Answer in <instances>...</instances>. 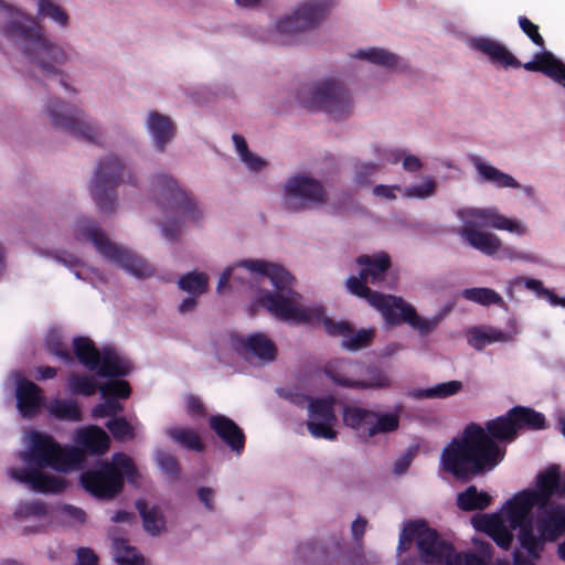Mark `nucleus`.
<instances>
[{
    "mask_svg": "<svg viewBox=\"0 0 565 565\" xmlns=\"http://www.w3.org/2000/svg\"><path fill=\"white\" fill-rule=\"evenodd\" d=\"M39 6V14L51 19L58 25L65 28L68 24V14L58 4L51 0H36Z\"/></svg>",
    "mask_w": 565,
    "mask_h": 565,
    "instance_id": "c03bdc74",
    "label": "nucleus"
},
{
    "mask_svg": "<svg viewBox=\"0 0 565 565\" xmlns=\"http://www.w3.org/2000/svg\"><path fill=\"white\" fill-rule=\"evenodd\" d=\"M436 183L434 180H427L420 185H412L403 189V196L413 199H426L435 193Z\"/></svg>",
    "mask_w": 565,
    "mask_h": 565,
    "instance_id": "8fccbe9b",
    "label": "nucleus"
},
{
    "mask_svg": "<svg viewBox=\"0 0 565 565\" xmlns=\"http://www.w3.org/2000/svg\"><path fill=\"white\" fill-rule=\"evenodd\" d=\"M507 257L510 259H521L530 263H537L539 258L530 253H521L512 249H505Z\"/></svg>",
    "mask_w": 565,
    "mask_h": 565,
    "instance_id": "69168bd1",
    "label": "nucleus"
},
{
    "mask_svg": "<svg viewBox=\"0 0 565 565\" xmlns=\"http://www.w3.org/2000/svg\"><path fill=\"white\" fill-rule=\"evenodd\" d=\"M211 428L235 452L241 454L245 445V436L242 429L228 417L223 415L212 416Z\"/></svg>",
    "mask_w": 565,
    "mask_h": 565,
    "instance_id": "393cba45",
    "label": "nucleus"
},
{
    "mask_svg": "<svg viewBox=\"0 0 565 565\" xmlns=\"http://www.w3.org/2000/svg\"><path fill=\"white\" fill-rule=\"evenodd\" d=\"M472 47L489 56L494 64L505 68L523 66L525 71L540 72L565 88V64L551 51L536 53L532 61L522 64L503 44L492 39H475Z\"/></svg>",
    "mask_w": 565,
    "mask_h": 565,
    "instance_id": "6e6552de",
    "label": "nucleus"
},
{
    "mask_svg": "<svg viewBox=\"0 0 565 565\" xmlns=\"http://www.w3.org/2000/svg\"><path fill=\"white\" fill-rule=\"evenodd\" d=\"M275 355H238L239 359L244 360L253 366H260L274 361Z\"/></svg>",
    "mask_w": 565,
    "mask_h": 565,
    "instance_id": "680f3d73",
    "label": "nucleus"
},
{
    "mask_svg": "<svg viewBox=\"0 0 565 565\" xmlns=\"http://www.w3.org/2000/svg\"><path fill=\"white\" fill-rule=\"evenodd\" d=\"M369 436L395 431L399 426L398 413H377L371 419Z\"/></svg>",
    "mask_w": 565,
    "mask_h": 565,
    "instance_id": "ea45409f",
    "label": "nucleus"
},
{
    "mask_svg": "<svg viewBox=\"0 0 565 565\" xmlns=\"http://www.w3.org/2000/svg\"><path fill=\"white\" fill-rule=\"evenodd\" d=\"M200 503L210 512L216 507V491L211 487H200L196 491Z\"/></svg>",
    "mask_w": 565,
    "mask_h": 565,
    "instance_id": "5fc2aeb1",
    "label": "nucleus"
},
{
    "mask_svg": "<svg viewBox=\"0 0 565 565\" xmlns=\"http://www.w3.org/2000/svg\"><path fill=\"white\" fill-rule=\"evenodd\" d=\"M61 520L67 525L83 524L86 520L85 512L73 505H64L60 510Z\"/></svg>",
    "mask_w": 565,
    "mask_h": 565,
    "instance_id": "3c124183",
    "label": "nucleus"
},
{
    "mask_svg": "<svg viewBox=\"0 0 565 565\" xmlns=\"http://www.w3.org/2000/svg\"><path fill=\"white\" fill-rule=\"evenodd\" d=\"M252 273L270 279L276 291H265L258 298V305L273 317L296 324L318 326L323 318L321 306L306 307L300 305L301 295L292 289L295 278L284 267L258 259H247L239 264Z\"/></svg>",
    "mask_w": 565,
    "mask_h": 565,
    "instance_id": "20e7f679",
    "label": "nucleus"
},
{
    "mask_svg": "<svg viewBox=\"0 0 565 565\" xmlns=\"http://www.w3.org/2000/svg\"><path fill=\"white\" fill-rule=\"evenodd\" d=\"M126 167L115 156L107 157L98 162L90 184L92 196L103 213H113L117 201L116 188L121 182L135 184V179L127 172Z\"/></svg>",
    "mask_w": 565,
    "mask_h": 565,
    "instance_id": "f8f14e48",
    "label": "nucleus"
},
{
    "mask_svg": "<svg viewBox=\"0 0 565 565\" xmlns=\"http://www.w3.org/2000/svg\"><path fill=\"white\" fill-rule=\"evenodd\" d=\"M137 508L141 514L145 530L152 534H159L166 529V520L159 508H148L145 502H138Z\"/></svg>",
    "mask_w": 565,
    "mask_h": 565,
    "instance_id": "c9c22d12",
    "label": "nucleus"
},
{
    "mask_svg": "<svg viewBox=\"0 0 565 565\" xmlns=\"http://www.w3.org/2000/svg\"><path fill=\"white\" fill-rule=\"evenodd\" d=\"M292 402L299 405L308 403L309 414L307 427L315 438L334 440L337 438V416L334 414L332 397L308 399L306 396L296 395Z\"/></svg>",
    "mask_w": 565,
    "mask_h": 565,
    "instance_id": "6ab92c4d",
    "label": "nucleus"
},
{
    "mask_svg": "<svg viewBox=\"0 0 565 565\" xmlns=\"http://www.w3.org/2000/svg\"><path fill=\"white\" fill-rule=\"evenodd\" d=\"M147 128L154 140L157 149L163 152L175 132V127L170 117L158 111H150Z\"/></svg>",
    "mask_w": 565,
    "mask_h": 565,
    "instance_id": "c85d7f7f",
    "label": "nucleus"
},
{
    "mask_svg": "<svg viewBox=\"0 0 565 565\" xmlns=\"http://www.w3.org/2000/svg\"><path fill=\"white\" fill-rule=\"evenodd\" d=\"M544 416L531 408L516 406L505 416L488 420L486 429L475 423L451 440L441 452L444 469L459 479H468L483 470H492L505 454L498 441H511L523 427L542 428Z\"/></svg>",
    "mask_w": 565,
    "mask_h": 565,
    "instance_id": "f03ea898",
    "label": "nucleus"
},
{
    "mask_svg": "<svg viewBox=\"0 0 565 565\" xmlns=\"http://www.w3.org/2000/svg\"><path fill=\"white\" fill-rule=\"evenodd\" d=\"M56 375V370L51 366H40L35 370L34 376L38 380L53 379Z\"/></svg>",
    "mask_w": 565,
    "mask_h": 565,
    "instance_id": "338daca9",
    "label": "nucleus"
},
{
    "mask_svg": "<svg viewBox=\"0 0 565 565\" xmlns=\"http://www.w3.org/2000/svg\"><path fill=\"white\" fill-rule=\"evenodd\" d=\"M462 297L469 301L481 306H504L503 298L493 289L486 287L467 288L462 291Z\"/></svg>",
    "mask_w": 565,
    "mask_h": 565,
    "instance_id": "e433bc0d",
    "label": "nucleus"
},
{
    "mask_svg": "<svg viewBox=\"0 0 565 565\" xmlns=\"http://www.w3.org/2000/svg\"><path fill=\"white\" fill-rule=\"evenodd\" d=\"M522 32L539 47H545V41L539 31V25L533 23L527 17L520 15L518 19Z\"/></svg>",
    "mask_w": 565,
    "mask_h": 565,
    "instance_id": "de8ad7c7",
    "label": "nucleus"
},
{
    "mask_svg": "<svg viewBox=\"0 0 565 565\" xmlns=\"http://www.w3.org/2000/svg\"><path fill=\"white\" fill-rule=\"evenodd\" d=\"M355 56L361 60L370 61L376 65L393 68L397 65L398 57L384 49L371 47L367 50H359Z\"/></svg>",
    "mask_w": 565,
    "mask_h": 565,
    "instance_id": "79ce46f5",
    "label": "nucleus"
},
{
    "mask_svg": "<svg viewBox=\"0 0 565 565\" xmlns=\"http://www.w3.org/2000/svg\"><path fill=\"white\" fill-rule=\"evenodd\" d=\"M374 417V412L363 409L355 406H348L343 411V422L347 426L364 433L369 436L371 419Z\"/></svg>",
    "mask_w": 565,
    "mask_h": 565,
    "instance_id": "72a5a7b5",
    "label": "nucleus"
},
{
    "mask_svg": "<svg viewBox=\"0 0 565 565\" xmlns=\"http://www.w3.org/2000/svg\"><path fill=\"white\" fill-rule=\"evenodd\" d=\"M470 216L481 222L484 226H490L497 230L508 231L522 235L525 233V227L515 220L509 218L494 209H473L470 211Z\"/></svg>",
    "mask_w": 565,
    "mask_h": 565,
    "instance_id": "cd10ccee",
    "label": "nucleus"
},
{
    "mask_svg": "<svg viewBox=\"0 0 565 565\" xmlns=\"http://www.w3.org/2000/svg\"><path fill=\"white\" fill-rule=\"evenodd\" d=\"M29 24L21 21H11L4 28V35L20 43L21 49L30 62L38 66L46 76H60V84L65 89H71L65 81L61 66L66 62L67 54L64 50L49 40L42 33L33 19H28Z\"/></svg>",
    "mask_w": 565,
    "mask_h": 565,
    "instance_id": "423d86ee",
    "label": "nucleus"
},
{
    "mask_svg": "<svg viewBox=\"0 0 565 565\" xmlns=\"http://www.w3.org/2000/svg\"><path fill=\"white\" fill-rule=\"evenodd\" d=\"M232 139L241 160L245 163L248 170L258 172L266 166V161L263 158L249 151L247 142L243 136L234 134Z\"/></svg>",
    "mask_w": 565,
    "mask_h": 565,
    "instance_id": "4c0bfd02",
    "label": "nucleus"
},
{
    "mask_svg": "<svg viewBox=\"0 0 565 565\" xmlns=\"http://www.w3.org/2000/svg\"><path fill=\"white\" fill-rule=\"evenodd\" d=\"M13 515L20 523L24 524V533H36L47 522V507L38 500L20 501L14 508Z\"/></svg>",
    "mask_w": 565,
    "mask_h": 565,
    "instance_id": "4be33fe9",
    "label": "nucleus"
},
{
    "mask_svg": "<svg viewBox=\"0 0 565 565\" xmlns=\"http://www.w3.org/2000/svg\"><path fill=\"white\" fill-rule=\"evenodd\" d=\"M169 437L177 444L194 451L203 450V443L196 431L184 428L173 427L168 429Z\"/></svg>",
    "mask_w": 565,
    "mask_h": 565,
    "instance_id": "58836bf2",
    "label": "nucleus"
},
{
    "mask_svg": "<svg viewBox=\"0 0 565 565\" xmlns=\"http://www.w3.org/2000/svg\"><path fill=\"white\" fill-rule=\"evenodd\" d=\"M300 103L310 110H323L332 118L350 114L352 99L347 88L334 81H324L312 87L309 96L299 93Z\"/></svg>",
    "mask_w": 565,
    "mask_h": 565,
    "instance_id": "4468645a",
    "label": "nucleus"
},
{
    "mask_svg": "<svg viewBox=\"0 0 565 565\" xmlns=\"http://www.w3.org/2000/svg\"><path fill=\"white\" fill-rule=\"evenodd\" d=\"M328 194L322 183L303 174L291 177L285 184L282 205L291 212L307 210L312 205H322Z\"/></svg>",
    "mask_w": 565,
    "mask_h": 565,
    "instance_id": "a211bd4d",
    "label": "nucleus"
},
{
    "mask_svg": "<svg viewBox=\"0 0 565 565\" xmlns=\"http://www.w3.org/2000/svg\"><path fill=\"white\" fill-rule=\"evenodd\" d=\"M113 555L118 565H147L143 556L124 539H114Z\"/></svg>",
    "mask_w": 565,
    "mask_h": 565,
    "instance_id": "2f4dec72",
    "label": "nucleus"
},
{
    "mask_svg": "<svg viewBox=\"0 0 565 565\" xmlns=\"http://www.w3.org/2000/svg\"><path fill=\"white\" fill-rule=\"evenodd\" d=\"M515 285H523L527 290L533 291L539 298L547 300L554 307L561 306L565 308V297H558L553 290L545 288L539 279L518 277Z\"/></svg>",
    "mask_w": 565,
    "mask_h": 565,
    "instance_id": "f704fd0d",
    "label": "nucleus"
},
{
    "mask_svg": "<svg viewBox=\"0 0 565 565\" xmlns=\"http://www.w3.org/2000/svg\"><path fill=\"white\" fill-rule=\"evenodd\" d=\"M320 324L323 326L329 335L342 337V347L350 351H359L371 347L375 338L374 329L355 330L349 321H335L327 317L326 311Z\"/></svg>",
    "mask_w": 565,
    "mask_h": 565,
    "instance_id": "aec40b11",
    "label": "nucleus"
},
{
    "mask_svg": "<svg viewBox=\"0 0 565 565\" xmlns=\"http://www.w3.org/2000/svg\"><path fill=\"white\" fill-rule=\"evenodd\" d=\"M466 337L468 343L476 350H482L495 342L505 343L512 340L510 332L491 326L472 327L467 331Z\"/></svg>",
    "mask_w": 565,
    "mask_h": 565,
    "instance_id": "bb28decb",
    "label": "nucleus"
},
{
    "mask_svg": "<svg viewBox=\"0 0 565 565\" xmlns=\"http://www.w3.org/2000/svg\"><path fill=\"white\" fill-rule=\"evenodd\" d=\"M335 382L344 386H356V387H386L390 385V381L385 375H379L377 379L365 382H352L347 379H333Z\"/></svg>",
    "mask_w": 565,
    "mask_h": 565,
    "instance_id": "6e6d98bb",
    "label": "nucleus"
},
{
    "mask_svg": "<svg viewBox=\"0 0 565 565\" xmlns=\"http://www.w3.org/2000/svg\"><path fill=\"white\" fill-rule=\"evenodd\" d=\"M491 502V497L483 491H478L475 486H470L457 497V504L463 511L483 510Z\"/></svg>",
    "mask_w": 565,
    "mask_h": 565,
    "instance_id": "473e14b6",
    "label": "nucleus"
},
{
    "mask_svg": "<svg viewBox=\"0 0 565 565\" xmlns=\"http://www.w3.org/2000/svg\"><path fill=\"white\" fill-rule=\"evenodd\" d=\"M422 167V161L416 156L408 154L403 160V168L408 172H417Z\"/></svg>",
    "mask_w": 565,
    "mask_h": 565,
    "instance_id": "0e129e2a",
    "label": "nucleus"
},
{
    "mask_svg": "<svg viewBox=\"0 0 565 565\" xmlns=\"http://www.w3.org/2000/svg\"><path fill=\"white\" fill-rule=\"evenodd\" d=\"M136 475L131 458L116 454L111 461H102L96 468L84 472L81 482L95 497L110 499L121 490L125 478L135 481Z\"/></svg>",
    "mask_w": 565,
    "mask_h": 565,
    "instance_id": "1a4fd4ad",
    "label": "nucleus"
},
{
    "mask_svg": "<svg viewBox=\"0 0 565 565\" xmlns=\"http://www.w3.org/2000/svg\"><path fill=\"white\" fill-rule=\"evenodd\" d=\"M157 462L169 477L175 478L179 475V466L173 456L167 452H158Z\"/></svg>",
    "mask_w": 565,
    "mask_h": 565,
    "instance_id": "603ef678",
    "label": "nucleus"
},
{
    "mask_svg": "<svg viewBox=\"0 0 565 565\" xmlns=\"http://www.w3.org/2000/svg\"><path fill=\"white\" fill-rule=\"evenodd\" d=\"M164 236L169 239H175L181 233V226L179 224H166L162 226Z\"/></svg>",
    "mask_w": 565,
    "mask_h": 565,
    "instance_id": "774afa93",
    "label": "nucleus"
},
{
    "mask_svg": "<svg viewBox=\"0 0 565 565\" xmlns=\"http://www.w3.org/2000/svg\"><path fill=\"white\" fill-rule=\"evenodd\" d=\"M415 542L417 554L423 564L427 565H487L484 561L472 553H458L444 541L436 530L425 521L407 522L401 534L397 552L407 551ZM497 565H510L508 562H498Z\"/></svg>",
    "mask_w": 565,
    "mask_h": 565,
    "instance_id": "39448f33",
    "label": "nucleus"
},
{
    "mask_svg": "<svg viewBox=\"0 0 565 565\" xmlns=\"http://www.w3.org/2000/svg\"><path fill=\"white\" fill-rule=\"evenodd\" d=\"M361 267L358 276L351 275L345 280V288L351 295L364 299L369 305L383 306L384 294L372 290L367 284L380 286L392 266L391 257L385 252L373 255H360L355 259Z\"/></svg>",
    "mask_w": 565,
    "mask_h": 565,
    "instance_id": "9b49d317",
    "label": "nucleus"
},
{
    "mask_svg": "<svg viewBox=\"0 0 565 565\" xmlns=\"http://www.w3.org/2000/svg\"><path fill=\"white\" fill-rule=\"evenodd\" d=\"M75 441L81 448H62L52 437L29 431L24 436L25 449L20 458L26 465L38 468L51 467L58 471H70L78 468L85 460V451L102 455L109 447V437L97 426L81 428L75 434Z\"/></svg>",
    "mask_w": 565,
    "mask_h": 565,
    "instance_id": "7ed1b4c3",
    "label": "nucleus"
},
{
    "mask_svg": "<svg viewBox=\"0 0 565 565\" xmlns=\"http://www.w3.org/2000/svg\"><path fill=\"white\" fill-rule=\"evenodd\" d=\"M228 340L237 353H277L274 341L260 332L247 337L231 333Z\"/></svg>",
    "mask_w": 565,
    "mask_h": 565,
    "instance_id": "a878e982",
    "label": "nucleus"
},
{
    "mask_svg": "<svg viewBox=\"0 0 565 565\" xmlns=\"http://www.w3.org/2000/svg\"><path fill=\"white\" fill-rule=\"evenodd\" d=\"M151 191L157 204L166 212L182 213L191 221L202 216L195 200L170 175L157 174L151 181Z\"/></svg>",
    "mask_w": 565,
    "mask_h": 565,
    "instance_id": "2eb2a0df",
    "label": "nucleus"
},
{
    "mask_svg": "<svg viewBox=\"0 0 565 565\" xmlns=\"http://www.w3.org/2000/svg\"><path fill=\"white\" fill-rule=\"evenodd\" d=\"M45 111L55 128L88 142H97L98 128L86 119L84 111L73 108L61 99H51L45 106Z\"/></svg>",
    "mask_w": 565,
    "mask_h": 565,
    "instance_id": "f3484780",
    "label": "nucleus"
},
{
    "mask_svg": "<svg viewBox=\"0 0 565 565\" xmlns=\"http://www.w3.org/2000/svg\"><path fill=\"white\" fill-rule=\"evenodd\" d=\"M71 353H117V348L114 344H107L98 350L90 338L81 335L74 338Z\"/></svg>",
    "mask_w": 565,
    "mask_h": 565,
    "instance_id": "a18cd8bd",
    "label": "nucleus"
},
{
    "mask_svg": "<svg viewBox=\"0 0 565 565\" xmlns=\"http://www.w3.org/2000/svg\"><path fill=\"white\" fill-rule=\"evenodd\" d=\"M9 475L12 479L25 483L39 492H60L65 487L61 477H54L38 469L12 468L9 470Z\"/></svg>",
    "mask_w": 565,
    "mask_h": 565,
    "instance_id": "5701e85b",
    "label": "nucleus"
},
{
    "mask_svg": "<svg viewBox=\"0 0 565 565\" xmlns=\"http://www.w3.org/2000/svg\"><path fill=\"white\" fill-rule=\"evenodd\" d=\"M472 163L482 181L497 188H520V183L510 174L483 162L480 158H473Z\"/></svg>",
    "mask_w": 565,
    "mask_h": 565,
    "instance_id": "c756f323",
    "label": "nucleus"
},
{
    "mask_svg": "<svg viewBox=\"0 0 565 565\" xmlns=\"http://www.w3.org/2000/svg\"><path fill=\"white\" fill-rule=\"evenodd\" d=\"M366 520L363 519V518H356L353 523H352V526H351V533H352V536L353 539L359 542L362 536L364 535L365 533V530H366Z\"/></svg>",
    "mask_w": 565,
    "mask_h": 565,
    "instance_id": "e2e57ef3",
    "label": "nucleus"
},
{
    "mask_svg": "<svg viewBox=\"0 0 565 565\" xmlns=\"http://www.w3.org/2000/svg\"><path fill=\"white\" fill-rule=\"evenodd\" d=\"M383 306L370 305L380 311L390 326L408 324L420 335L431 333L443 320V315H436L431 318L420 317L416 309L407 303L402 297L384 295Z\"/></svg>",
    "mask_w": 565,
    "mask_h": 565,
    "instance_id": "dca6fc26",
    "label": "nucleus"
},
{
    "mask_svg": "<svg viewBox=\"0 0 565 565\" xmlns=\"http://www.w3.org/2000/svg\"><path fill=\"white\" fill-rule=\"evenodd\" d=\"M45 345L49 353H70L64 343L63 335L60 329L51 328L45 335Z\"/></svg>",
    "mask_w": 565,
    "mask_h": 565,
    "instance_id": "09e8293b",
    "label": "nucleus"
},
{
    "mask_svg": "<svg viewBox=\"0 0 565 565\" xmlns=\"http://www.w3.org/2000/svg\"><path fill=\"white\" fill-rule=\"evenodd\" d=\"M556 494L565 499V473L552 466L537 476V489L525 490L510 499L498 513L472 519L473 526L487 533L502 548H509L513 530L533 558H537L545 541H555L565 533V505L550 503Z\"/></svg>",
    "mask_w": 565,
    "mask_h": 565,
    "instance_id": "f257e3e1",
    "label": "nucleus"
},
{
    "mask_svg": "<svg viewBox=\"0 0 565 565\" xmlns=\"http://www.w3.org/2000/svg\"><path fill=\"white\" fill-rule=\"evenodd\" d=\"M50 414L60 419L81 420V412L77 404L71 399H53L47 405Z\"/></svg>",
    "mask_w": 565,
    "mask_h": 565,
    "instance_id": "a19ab883",
    "label": "nucleus"
},
{
    "mask_svg": "<svg viewBox=\"0 0 565 565\" xmlns=\"http://www.w3.org/2000/svg\"><path fill=\"white\" fill-rule=\"evenodd\" d=\"M395 191H399L403 193V189L399 185H383L379 184L373 188V194L375 196L384 198L386 200H395L396 194Z\"/></svg>",
    "mask_w": 565,
    "mask_h": 565,
    "instance_id": "052dcab7",
    "label": "nucleus"
},
{
    "mask_svg": "<svg viewBox=\"0 0 565 565\" xmlns=\"http://www.w3.org/2000/svg\"><path fill=\"white\" fill-rule=\"evenodd\" d=\"M329 11L327 0H311L301 3L290 15L277 21L274 42L280 45L295 43L297 34L310 30L321 22Z\"/></svg>",
    "mask_w": 565,
    "mask_h": 565,
    "instance_id": "ddd939ff",
    "label": "nucleus"
},
{
    "mask_svg": "<svg viewBox=\"0 0 565 565\" xmlns=\"http://www.w3.org/2000/svg\"><path fill=\"white\" fill-rule=\"evenodd\" d=\"M79 362L90 373L89 375L71 374L70 390L74 394L93 395L97 390L104 397L118 396L126 398L130 395V387L126 381H109L100 383L107 377L126 375L129 367L119 355H77Z\"/></svg>",
    "mask_w": 565,
    "mask_h": 565,
    "instance_id": "0eeeda50",
    "label": "nucleus"
},
{
    "mask_svg": "<svg viewBox=\"0 0 565 565\" xmlns=\"http://www.w3.org/2000/svg\"><path fill=\"white\" fill-rule=\"evenodd\" d=\"M179 288L192 296H199L207 289V276L203 273H189L180 277Z\"/></svg>",
    "mask_w": 565,
    "mask_h": 565,
    "instance_id": "37998d69",
    "label": "nucleus"
},
{
    "mask_svg": "<svg viewBox=\"0 0 565 565\" xmlns=\"http://www.w3.org/2000/svg\"><path fill=\"white\" fill-rule=\"evenodd\" d=\"M122 405L114 399H107L106 402L97 405L93 409L94 417H106V416H115L117 413L122 411Z\"/></svg>",
    "mask_w": 565,
    "mask_h": 565,
    "instance_id": "864d4df0",
    "label": "nucleus"
},
{
    "mask_svg": "<svg viewBox=\"0 0 565 565\" xmlns=\"http://www.w3.org/2000/svg\"><path fill=\"white\" fill-rule=\"evenodd\" d=\"M76 565H98V556L88 547H79L76 551Z\"/></svg>",
    "mask_w": 565,
    "mask_h": 565,
    "instance_id": "13d9d810",
    "label": "nucleus"
},
{
    "mask_svg": "<svg viewBox=\"0 0 565 565\" xmlns=\"http://www.w3.org/2000/svg\"><path fill=\"white\" fill-rule=\"evenodd\" d=\"M76 236L92 242L106 259L117 264L136 277H150L154 273L153 267L147 260L113 243L102 228L88 218H82L77 222Z\"/></svg>",
    "mask_w": 565,
    "mask_h": 565,
    "instance_id": "9d476101",
    "label": "nucleus"
},
{
    "mask_svg": "<svg viewBox=\"0 0 565 565\" xmlns=\"http://www.w3.org/2000/svg\"><path fill=\"white\" fill-rule=\"evenodd\" d=\"M185 407L186 412L193 417H200L205 415L202 402L193 395H188L185 397Z\"/></svg>",
    "mask_w": 565,
    "mask_h": 565,
    "instance_id": "bf43d9fd",
    "label": "nucleus"
},
{
    "mask_svg": "<svg viewBox=\"0 0 565 565\" xmlns=\"http://www.w3.org/2000/svg\"><path fill=\"white\" fill-rule=\"evenodd\" d=\"M379 170V164L376 163H362L356 172H355V181L359 184L367 185L370 184V178Z\"/></svg>",
    "mask_w": 565,
    "mask_h": 565,
    "instance_id": "4d7b16f0",
    "label": "nucleus"
},
{
    "mask_svg": "<svg viewBox=\"0 0 565 565\" xmlns=\"http://www.w3.org/2000/svg\"><path fill=\"white\" fill-rule=\"evenodd\" d=\"M462 390V383L460 381H449L444 383H438L428 388H418L411 392V396L416 399H436V398H447L456 395Z\"/></svg>",
    "mask_w": 565,
    "mask_h": 565,
    "instance_id": "7c9ffc66",
    "label": "nucleus"
},
{
    "mask_svg": "<svg viewBox=\"0 0 565 565\" xmlns=\"http://www.w3.org/2000/svg\"><path fill=\"white\" fill-rule=\"evenodd\" d=\"M459 235L469 246L488 256L497 254L502 245L497 235L480 231L472 222H466Z\"/></svg>",
    "mask_w": 565,
    "mask_h": 565,
    "instance_id": "b1692460",
    "label": "nucleus"
},
{
    "mask_svg": "<svg viewBox=\"0 0 565 565\" xmlns=\"http://www.w3.org/2000/svg\"><path fill=\"white\" fill-rule=\"evenodd\" d=\"M10 380L15 385L17 406L20 414L23 417L36 414L43 402L39 386L24 379L19 372H13Z\"/></svg>",
    "mask_w": 565,
    "mask_h": 565,
    "instance_id": "412c9836",
    "label": "nucleus"
},
{
    "mask_svg": "<svg viewBox=\"0 0 565 565\" xmlns=\"http://www.w3.org/2000/svg\"><path fill=\"white\" fill-rule=\"evenodd\" d=\"M107 428L117 440H127L134 437V427L122 417H115L107 423Z\"/></svg>",
    "mask_w": 565,
    "mask_h": 565,
    "instance_id": "49530a36",
    "label": "nucleus"
}]
</instances>
